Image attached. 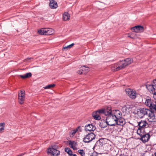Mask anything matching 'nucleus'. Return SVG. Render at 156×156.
<instances>
[{
	"instance_id": "nucleus-1",
	"label": "nucleus",
	"mask_w": 156,
	"mask_h": 156,
	"mask_svg": "<svg viewBox=\"0 0 156 156\" xmlns=\"http://www.w3.org/2000/svg\"><path fill=\"white\" fill-rule=\"evenodd\" d=\"M120 114L121 112L119 110H106L105 115L106 116V123L110 126H115L117 118L120 117Z\"/></svg>"
},
{
	"instance_id": "nucleus-2",
	"label": "nucleus",
	"mask_w": 156,
	"mask_h": 156,
	"mask_svg": "<svg viewBox=\"0 0 156 156\" xmlns=\"http://www.w3.org/2000/svg\"><path fill=\"white\" fill-rule=\"evenodd\" d=\"M133 62L132 58H128L125 59L123 61H122L115 64L112 67V70L113 71H116L122 69L127 65L131 64Z\"/></svg>"
},
{
	"instance_id": "nucleus-3",
	"label": "nucleus",
	"mask_w": 156,
	"mask_h": 156,
	"mask_svg": "<svg viewBox=\"0 0 156 156\" xmlns=\"http://www.w3.org/2000/svg\"><path fill=\"white\" fill-rule=\"evenodd\" d=\"M137 133L140 136L139 140L144 143L148 142L150 139L151 136L149 133H144L140 129L137 130Z\"/></svg>"
},
{
	"instance_id": "nucleus-4",
	"label": "nucleus",
	"mask_w": 156,
	"mask_h": 156,
	"mask_svg": "<svg viewBox=\"0 0 156 156\" xmlns=\"http://www.w3.org/2000/svg\"><path fill=\"white\" fill-rule=\"evenodd\" d=\"M106 109H101L93 112L92 114V115L94 118L97 120H99L101 119V115H105V112L106 111Z\"/></svg>"
},
{
	"instance_id": "nucleus-5",
	"label": "nucleus",
	"mask_w": 156,
	"mask_h": 156,
	"mask_svg": "<svg viewBox=\"0 0 156 156\" xmlns=\"http://www.w3.org/2000/svg\"><path fill=\"white\" fill-rule=\"evenodd\" d=\"M40 35H50L53 33V30L51 28H41L37 31Z\"/></svg>"
},
{
	"instance_id": "nucleus-6",
	"label": "nucleus",
	"mask_w": 156,
	"mask_h": 156,
	"mask_svg": "<svg viewBox=\"0 0 156 156\" xmlns=\"http://www.w3.org/2000/svg\"><path fill=\"white\" fill-rule=\"evenodd\" d=\"M95 135L93 133H88L85 135L83 139V141L86 143H88L95 139Z\"/></svg>"
},
{
	"instance_id": "nucleus-7",
	"label": "nucleus",
	"mask_w": 156,
	"mask_h": 156,
	"mask_svg": "<svg viewBox=\"0 0 156 156\" xmlns=\"http://www.w3.org/2000/svg\"><path fill=\"white\" fill-rule=\"evenodd\" d=\"M138 123L139 128L137 129H140L141 131H143V129L147 128L149 126V124L146 120H141Z\"/></svg>"
},
{
	"instance_id": "nucleus-8",
	"label": "nucleus",
	"mask_w": 156,
	"mask_h": 156,
	"mask_svg": "<svg viewBox=\"0 0 156 156\" xmlns=\"http://www.w3.org/2000/svg\"><path fill=\"white\" fill-rule=\"evenodd\" d=\"M146 87L150 92H154V90H156V79L153 80L151 84H147Z\"/></svg>"
},
{
	"instance_id": "nucleus-9",
	"label": "nucleus",
	"mask_w": 156,
	"mask_h": 156,
	"mask_svg": "<svg viewBox=\"0 0 156 156\" xmlns=\"http://www.w3.org/2000/svg\"><path fill=\"white\" fill-rule=\"evenodd\" d=\"M47 153L48 155L51 156H58L60 155V152L55 149L50 148L48 149Z\"/></svg>"
},
{
	"instance_id": "nucleus-10",
	"label": "nucleus",
	"mask_w": 156,
	"mask_h": 156,
	"mask_svg": "<svg viewBox=\"0 0 156 156\" xmlns=\"http://www.w3.org/2000/svg\"><path fill=\"white\" fill-rule=\"evenodd\" d=\"M125 91L129 97L132 99H135L137 96V94L136 91L129 88L126 89Z\"/></svg>"
},
{
	"instance_id": "nucleus-11",
	"label": "nucleus",
	"mask_w": 156,
	"mask_h": 156,
	"mask_svg": "<svg viewBox=\"0 0 156 156\" xmlns=\"http://www.w3.org/2000/svg\"><path fill=\"white\" fill-rule=\"evenodd\" d=\"M154 110H150V112L148 113V117L147 119L149 121L151 122H155V118L154 114Z\"/></svg>"
},
{
	"instance_id": "nucleus-12",
	"label": "nucleus",
	"mask_w": 156,
	"mask_h": 156,
	"mask_svg": "<svg viewBox=\"0 0 156 156\" xmlns=\"http://www.w3.org/2000/svg\"><path fill=\"white\" fill-rule=\"evenodd\" d=\"M145 103L147 106L149 107L151 110H152L153 109H155V103L154 101L151 99H147Z\"/></svg>"
},
{
	"instance_id": "nucleus-13",
	"label": "nucleus",
	"mask_w": 156,
	"mask_h": 156,
	"mask_svg": "<svg viewBox=\"0 0 156 156\" xmlns=\"http://www.w3.org/2000/svg\"><path fill=\"white\" fill-rule=\"evenodd\" d=\"M150 112V110L145 108H141L140 109L139 111L138 112V114H140V115L143 117L145 115H147L148 113Z\"/></svg>"
},
{
	"instance_id": "nucleus-14",
	"label": "nucleus",
	"mask_w": 156,
	"mask_h": 156,
	"mask_svg": "<svg viewBox=\"0 0 156 156\" xmlns=\"http://www.w3.org/2000/svg\"><path fill=\"white\" fill-rule=\"evenodd\" d=\"M131 30L136 33L141 32L144 31V28L142 26L138 25L132 27Z\"/></svg>"
},
{
	"instance_id": "nucleus-15",
	"label": "nucleus",
	"mask_w": 156,
	"mask_h": 156,
	"mask_svg": "<svg viewBox=\"0 0 156 156\" xmlns=\"http://www.w3.org/2000/svg\"><path fill=\"white\" fill-rule=\"evenodd\" d=\"M115 125H116L123 126L126 123L125 119L121 117L120 118H118L116 121Z\"/></svg>"
},
{
	"instance_id": "nucleus-16",
	"label": "nucleus",
	"mask_w": 156,
	"mask_h": 156,
	"mask_svg": "<svg viewBox=\"0 0 156 156\" xmlns=\"http://www.w3.org/2000/svg\"><path fill=\"white\" fill-rule=\"evenodd\" d=\"M85 127L86 131H94L96 129V127L91 124H88L85 126Z\"/></svg>"
},
{
	"instance_id": "nucleus-17",
	"label": "nucleus",
	"mask_w": 156,
	"mask_h": 156,
	"mask_svg": "<svg viewBox=\"0 0 156 156\" xmlns=\"http://www.w3.org/2000/svg\"><path fill=\"white\" fill-rule=\"evenodd\" d=\"M49 6L50 7L51 9H56L58 7L57 2L55 1L54 0H52L49 3Z\"/></svg>"
},
{
	"instance_id": "nucleus-18",
	"label": "nucleus",
	"mask_w": 156,
	"mask_h": 156,
	"mask_svg": "<svg viewBox=\"0 0 156 156\" xmlns=\"http://www.w3.org/2000/svg\"><path fill=\"white\" fill-rule=\"evenodd\" d=\"M70 17V15L68 12H65L63 15V20L64 21L68 20Z\"/></svg>"
},
{
	"instance_id": "nucleus-19",
	"label": "nucleus",
	"mask_w": 156,
	"mask_h": 156,
	"mask_svg": "<svg viewBox=\"0 0 156 156\" xmlns=\"http://www.w3.org/2000/svg\"><path fill=\"white\" fill-rule=\"evenodd\" d=\"M32 74L30 73H26L23 75H20L19 76L22 79H24L29 78L31 76Z\"/></svg>"
},
{
	"instance_id": "nucleus-20",
	"label": "nucleus",
	"mask_w": 156,
	"mask_h": 156,
	"mask_svg": "<svg viewBox=\"0 0 156 156\" xmlns=\"http://www.w3.org/2000/svg\"><path fill=\"white\" fill-rule=\"evenodd\" d=\"M81 68L82 69L83 73L84 74H85L89 71V68L85 66H82Z\"/></svg>"
},
{
	"instance_id": "nucleus-21",
	"label": "nucleus",
	"mask_w": 156,
	"mask_h": 156,
	"mask_svg": "<svg viewBox=\"0 0 156 156\" xmlns=\"http://www.w3.org/2000/svg\"><path fill=\"white\" fill-rule=\"evenodd\" d=\"M69 146L73 149H75L76 143L74 141H70L69 144Z\"/></svg>"
},
{
	"instance_id": "nucleus-22",
	"label": "nucleus",
	"mask_w": 156,
	"mask_h": 156,
	"mask_svg": "<svg viewBox=\"0 0 156 156\" xmlns=\"http://www.w3.org/2000/svg\"><path fill=\"white\" fill-rule=\"evenodd\" d=\"M18 97L25 98V91L21 90L19 93Z\"/></svg>"
},
{
	"instance_id": "nucleus-23",
	"label": "nucleus",
	"mask_w": 156,
	"mask_h": 156,
	"mask_svg": "<svg viewBox=\"0 0 156 156\" xmlns=\"http://www.w3.org/2000/svg\"><path fill=\"white\" fill-rule=\"evenodd\" d=\"M4 123H0V133L3 132L4 130Z\"/></svg>"
},
{
	"instance_id": "nucleus-24",
	"label": "nucleus",
	"mask_w": 156,
	"mask_h": 156,
	"mask_svg": "<svg viewBox=\"0 0 156 156\" xmlns=\"http://www.w3.org/2000/svg\"><path fill=\"white\" fill-rule=\"evenodd\" d=\"M55 86V84H51L48 85L47 86H46L44 87V89H50L51 88Z\"/></svg>"
},
{
	"instance_id": "nucleus-25",
	"label": "nucleus",
	"mask_w": 156,
	"mask_h": 156,
	"mask_svg": "<svg viewBox=\"0 0 156 156\" xmlns=\"http://www.w3.org/2000/svg\"><path fill=\"white\" fill-rule=\"evenodd\" d=\"M25 98L18 97L19 102L20 104H23Z\"/></svg>"
},
{
	"instance_id": "nucleus-26",
	"label": "nucleus",
	"mask_w": 156,
	"mask_h": 156,
	"mask_svg": "<svg viewBox=\"0 0 156 156\" xmlns=\"http://www.w3.org/2000/svg\"><path fill=\"white\" fill-rule=\"evenodd\" d=\"M65 151L67 152L69 155V156L72 155V152L69 148H66L65 149Z\"/></svg>"
},
{
	"instance_id": "nucleus-27",
	"label": "nucleus",
	"mask_w": 156,
	"mask_h": 156,
	"mask_svg": "<svg viewBox=\"0 0 156 156\" xmlns=\"http://www.w3.org/2000/svg\"><path fill=\"white\" fill-rule=\"evenodd\" d=\"M74 45V43H72L70 45L67 46L66 47H64L63 48V50H68L71 48H72Z\"/></svg>"
},
{
	"instance_id": "nucleus-28",
	"label": "nucleus",
	"mask_w": 156,
	"mask_h": 156,
	"mask_svg": "<svg viewBox=\"0 0 156 156\" xmlns=\"http://www.w3.org/2000/svg\"><path fill=\"white\" fill-rule=\"evenodd\" d=\"M78 152L81 155V156H85V152L83 150H78Z\"/></svg>"
},
{
	"instance_id": "nucleus-29",
	"label": "nucleus",
	"mask_w": 156,
	"mask_h": 156,
	"mask_svg": "<svg viewBox=\"0 0 156 156\" xmlns=\"http://www.w3.org/2000/svg\"><path fill=\"white\" fill-rule=\"evenodd\" d=\"M154 92H150L151 93L153 94V97L154 99V101L155 103L156 104V90H154Z\"/></svg>"
},
{
	"instance_id": "nucleus-30",
	"label": "nucleus",
	"mask_w": 156,
	"mask_h": 156,
	"mask_svg": "<svg viewBox=\"0 0 156 156\" xmlns=\"http://www.w3.org/2000/svg\"><path fill=\"white\" fill-rule=\"evenodd\" d=\"M33 58H28L24 60V62H30V60L31 59H33Z\"/></svg>"
},
{
	"instance_id": "nucleus-31",
	"label": "nucleus",
	"mask_w": 156,
	"mask_h": 156,
	"mask_svg": "<svg viewBox=\"0 0 156 156\" xmlns=\"http://www.w3.org/2000/svg\"><path fill=\"white\" fill-rule=\"evenodd\" d=\"M131 36H132L133 38L132 39H134L136 37V34L135 33H133L130 34Z\"/></svg>"
},
{
	"instance_id": "nucleus-32",
	"label": "nucleus",
	"mask_w": 156,
	"mask_h": 156,
	"mask_svg": "<svg viewBox=\"0 0 156 156\" xmlns=\"http://www.w3.org/2000/svg\"><path fill=\"white\" fill-rule=\"evenodd\" d=\"M77 73L80 74H81L83 73V70H82V68H81V69L77 71Z\"/></svg>"
},
{
	"instance_id": "nucleus-33",
	"label": "nucleus",
	"mask_w": 156,
	"mask_h": 156,
	"mask_svg": "<svg viewBox=\"0 0 156 156\" xmlns=\"http://www.w3.org/2000/svg\"><path fill=\"white\" fill-rule=\"evenodd\" d=\"M77 130V129H76V130H73L71 132V134L73 135H74L75 134V133L76 132Z\"/></svg>"
},
{
	"instance_id": "nucleus-34",
	"label": "nucleus",
	"mask_w": 156,
	"mask_h": 156,
	"mask_svg": "<svg viewBox=\"0 0 156 156\" xmlns=\"http://www.w3.org/2000/svg\"><path fill=\"white\" fill-rule=\"evenodd\" d=\"M97 153L96 152H93L92 153L90 156H97Z\"/></svg>"
},
{
	"instance_id": "nucleus-35",
	"label": "nucleus",
	"mask_w": 156,
	"mask_h": 156,
	"mask_svg": "<svg viewBox=\"0 0 156 156\" xmlns=\"http://www.w3.org/2000/svg\"><path fill=\"white\" fill-rule=\"evenodd\" d=\"M25 153H22L18 155L17 156H23L24 154Z\"/></svg>"
},
{
	"instance_id": "nucleus-36",
	"label": "nucleus",
	"mask_w": 156,
	"mask_h": 156,
	"mask_svg": "<svg viewBox=\"0 0 156 156\" xmlns=\"http://www.w3.org/2000/svg\"><path fill=\"white\" fill-rule=\"evenodd\" d=\"M128 37H130L131 38H133V37L130 34L128 35Z\"/></svg>"
},
{
	"instance_id": "nucleus-37",
	"label": "nucleus",
	"mask_w": 156,
	"mask_h": 156,
	"mask_svg": "<svg viewBox=\"0 0 156 156\" xmlns=\"http://www.w3.org/2000/svg\"><path fill=\"white\" fill-rule=\"evenodd\" d=\"M70 156H77L76 154H72V155H70Z\"/></svg>"
},
{
	"instance_id": "nucleus-38",
	"label": "nucleus",
	"mask_w": 156,
	"mask_h": 156,
	"mask_svg": "<svg viewBox=\"0 0 156 156\" xmlns=\"http://www.w3.org/2000/svg\"><path fill=\"white\" fill-rule=\"evenodd\" d=\"M119 156H126L124 154H121Z\"/></svg>"
},
{
	"instance_id": "nucleus-39",
	"label": "nucleus",
	"mask_w": 156,
	"mask_h": 156,
	"mask_svg": "<svg viewBox=\"0 0 156 156\" xmlns=\"http://www.w3.org/2000/svg\"><path fill=\"white\" fill-rule=\"evenodd\" d=\"M155 156H156V152L154 153Z\"/></svg>"
}]
</instances>
